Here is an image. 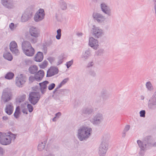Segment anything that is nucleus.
<instances>
[{"label": "nucleus", "instance_id": "obj_1", "mask_svg": "<svg viewBox=\"0 0 156 156\" xmlns=\"http://www.w3.org/2000/svg\"><path fill=\"white\" fill-rule=\"evenodd\" d=\"M92 129L88 126H82L77 130V136L81 141L87 140L91 135Z\"/></svg>", "mask_w": 156, "mask_h": 156}, {"label": "nucleus", "instance_id": "obj_2", "mask_svg": "<svg viewBox=\"0 0 156 156\" xmlns=\"http://www.w3.org/2000/svg\"><path fill=\"white\" fill-rule=\"evenodd\" d=\"M16 135L10 132L8 134H3L0 136V143L2 145H7L11 143L12 140H14Z\"/></svg>", "mask_w": 156, "mask_h": 156}, {"label": "nucleus", "instance_id": "obj_3", "mask_svg": "<svg viewBox=\"0 0 156 156\" xmlns=\"http://www.w3.org/2000/svg\"><path fill=\"white\" fill-rule=\"evenodd\" d=\"M23 52L27 56H32L34 54V49L28 41H24L22 44Z\"/></svg>", "mask_w": 156, "mask_h": 156}, {"label": "nucleus", "instance_id": "obj_4", "mask_svg": "<svg viewBox=\"0 0 156 156\" xmlns=\"http://www.w3.org/2000/svg\"><path fill=\"white\" fill-rule=\"evenodd\" d=\"M90 33L95 38L98 39L101 37L104 34L103 30L99 27L93 25L91 29Z\"/></svg>", "mask_w": 156, "mask_h": 156}, {"label": "nucleus", "instance_id": "obj_5", "mask_svg": "<svg viewBox=\"0 0 156 156\" xmlns=\"http://www.w3.org/2000/svg\"><path fill=\"white\" fill-rule=\"evenodd\" d=\"M12 97V90L9 88H6L3 90L2 96L1 99L4 103H6L11 100Z\"/></svg>", "mask_w": 156, "mask_h": 156}, {"label": "nucleus", "instance_id": "obj_6", "mask_svg": "<svg viewBox=\"0 0 156 156\" xmlns=\"http://www.w3.org/2000/svg\"><path fill=\"white\" fill-rule=\"evenodd\" d=\"M28 100L33 105H36L40 99L41 96L38 92H32L29 95Z\"/></svg>", "mask_w": 156, "mask_h": 156}, {"label": "nucleus", "instance_id": "obj_7", "mask_svg": "<svg viewBox=\"0 0 156 156\" xmlns=\"http://www.w3.org/2000/svg\"><path fill=\"white\" fill-rule=\"evenodd\" d=\"M104 119L103 114L101 113H97L90 120V122L94 125H99L102 122Z\"/></svg>", "mask_w": 156, "mask_h": 156}, {"label": "nucleus", "instance_id": "obj_8", "mask_svg": "<svg viewBox=\"0 0 156 156\" xmlns=\"http://www.w3.org/2000/svg\"><path fill=\"white\" fill-rule=\"evenodd\" d=\"M137 142L140 148L139 154L141 156H142L144 155L145 151L147 149L148 142L145 140L141 141L140 140H138Z\"/></svg>", "mask_w": 156, "mask_h": 156}, {"label": "nucleus", "instance_id": "obj_9", "mask_svg": "<svg viewBox=\"0 0 156 156\" xmlns=\"http://www.w3.org/2000/svg\"><path fill=\"white\" fill-rule=\"evenodd\" d=\"M44 10L42 9H40L35 13L34 17V19L35 22H39L44 19Z\"/></svg>", "mask_w": 156, "mask_h": 156}, {"label": "nucleus", "instance_id": "obj_10", "mask_svg": "<svg viewBox=\"0 0 156 156\" xmlns=\"http://www.w3.org/2000/svg\"><path fill=\"white\" fill-rule=\"evenodd\" d=\"M108 145L101 143L98 148V154L100 156H105L108 149Z\"/></svg>", "mask_w": 156, "mask_h": 156}, {"label": "nucleus", "instance_id": "obj_11", "mask_svg": "<svg viewBox=\"0 0 156 156\" xmlns=\"http://www.w3.org/2000/svg\"><path fill=\"white\" fill-rule=\"evenodd\" d=\"M93 17L94 20L99 23H103L106 19L105 17L102 14L98 12L94 13Z\"/></svg>", "mask_w": 156, "mask_h": 156}, {"label": "nucleus", "instance_id": "obj_12", "mask_svg": "<svg viewBox=\"0 0 156 156\" xmlns=\"http://www.w3.org/2000/svg\"><path fill=\"white\" fill-rule=\"evenodd\" d=\"M33 16L32 12L27 10L22 14L21 19V21L22 22H25L29 20Z\"/></svg>", "mask_w": 156, "mask_h": 156}, {"label": "nucleus", "instance_id": "obj_13", "mask_svg": "<svg viewBox=\"0 0 156 156\" xmlns=\"http://www.w3.org/2000/svg\"><path fill=\"white\" fill-rule=\"evenodd\" d=\"M101 8L102 12L108 16H111L112 13L110 7L104 3H102L100 5Z\"/></svg>", "mask_w": 156, "mask_h": 156}, {"label": "nucleus", "instance_id": "obj_14", "mask_svg": "<svg viewBox=\"0 0 156 156\" xmlns=\"http://www.w3.org/2000/svg\"><path fill=\"white\" fill-rule=\"evenodd\" d=\"M29 34L34 37H38L40 36L39 29L33 27H31L29 30Z\"/></svg>", "mask_w": 156, "mask_h": 156}, {"label": "nucleus", "instance_id": "obj_15", "mask_svg": "<svg viewBox=\"0 0 156 156\" xmlns=\"http://www.w3.org/2000/svg\"><path fill=\"white\" fill-rule=\"evenodd\" d=\"M10 49L13 54L18 55L19 53V50L17 49V45L16 42L14 41H12L10 44Z\"/></svg>", "mask_w": 156, "mask_h": 156}, {"label": "nucleus", "instance_id": "obj_16", "mask_svg": "<svg viewBox=\"0 0 156 156\" xmlns=\"http://www.w3.org/2000/svg\"><path fill=\"white\" fill-rule=\"evenodd\" d=\"M148 106L150 109H155L154 106H156V91L154 93L151 99L149 100Z\"/></svg>", "mask_w": 156, "mask_h": 156}, {"label": "nucleus", "instance_id": "obj_17", "mask_svg": "<svg viewBox=\"0 0 156 156\" xmlns=\"http://www.w3.org/2000/svg\"><path fill=\"white\" fill-rule=\"evenodd\" d=\"M89 45L94 49H97L98 46V41L94 37H91L89 39Z\"/></svg>", "mask_w": 156, "mask_h": 156}, {"label": "nucleus", "instance_id": "obj_18", "mask_svg": "<svg viewBox=\"0 0 156 156\" xmlns=\"http://www.w3.org/2000/svg\"><path fill=\"white\" fill-rule=\"evenodd\" d=\"M2 3L5 7L8 9H12L15 7V2L13 1L2 0Z\"/></svg>", "mask_w": 156, "mask_h": 156}, {"label": "nucleus", "instance_id": "obj_19", "mask_svg": "<svg viewBox=\"0 0 156 156\" xmlns=\"http://www.w3.org/2000/svg\"><path fill=\"white\" fill-rule=\"evenodd\" d=\"M15 80L16 85L20 87H22L23 85L26 82L25 78L22 76V74L17 76Z\"/></svg>", "mask_w": 156, "mask_h": 156}, {"label": "nucleus", "instance_id": "obj_20", "mask_svg": "<svg viewBox=\"0 0 156 156\" xmlns=\"http://www.w3.org/2000/svg\"><path fill=\"white\" fill-rule=\"evenodd\" d=\"M58 72V68L56 67H51L47 72V76L51 77L57 74Z\"/></svg>", "mask_w": 156, "mask_h": 156}, {"label": "nucleus", "instance_id": "obj_21", "mask_svg": "<svg viewBox=\"0 0 156 156\" xmlns=\"http://www.w3.org/2000/svg\"><path fill=\"white\" fill-rule=\"evenodd\" d=\"M111 95V93L106 89H102L101 93V97L103 101L108 99Z\"/></svg>", "mask_w": 156, "mask_h": 156}, {"label": "nucleus", "instance_id": "obj_22", "mask_svg": "<svg viewBox=\"0 0 156 156\" xmlns=\"http://www.w3.org/2000/svg\"><path fill=\"white\" fill-rule=\"evenodd\" d=\"M44 73L43 70H39L35 75V79L37 81H40L41 80L44 76Z\"/></svg>", "mask_w": 156, "mask_h": 156}, {"label": "nucleus", "instance_id": "obj_23", "mask_svg": "<svg viewBox=\"0 0 156 156\" xmlns=\"http://www.w3.org/2000/svg\"><path fill=\"white\" fill-rule=\"evenodd\" d=\"M94 112L93 108L90 106L85 107L82 110V113L86 115H90L93 113Z\"/></svg>", "mask_w": 156, "mask_h": 156}, {"label": "nucleus", "instance_id": "obj_24", "mask_svg": "<svg viewBox=\"0 0 156 156\" xmlns=\"http://www.w3.org/2000/svg\"><path fill=\"white\" fill-rule=\"evenodd\" d=\"M49 82L47 81H45L43 82L39 83L40 87V89L41 93L44 94L46 91L47 87V84H48Z\"/></svg>", "mask_w": 156, "mask_h": 156}, {"label": "nucleus", "instance_id": "obj_25", "mask_svg": "<svg viewBox=\"0 0 156 156\" xmlns=\"http://www.w3.org/2000/svg\"><path fill=\"white\" fill-rule=\"evenodd\" d=\"M110 137V136L109 134L108 133L104 134L102 136L101 143L108 145Z\"/></svg>", "mask_w": 156, "mask_h": 156}, {"label": "nucleus", "instance_id": "obj_26", "mask_svg": "<svg viewBox=\"0 0 156 156\" xmlns=\"http://www.w3.org/2000/svg\"><path fill=\"white\" fill-rule=\"evenodd\" d=\"M13 110V107L12 103H10L6 105L5 109V112L9 115H11Z\"/></svg>", "mask_w": 156, "mask_h": 156}, {"label": "nucleus", "instance_id": "obj_27", "mask_svg": "<svg viewBox=\"0 0 156 156\" xmlns=\"http://www.w3.org/2000/svg\"><path fill=\"white\" fill-rule=\"evenodd\" d=\"M91 55L90 51L89 49H88L83 53L81 55V58L84 61H86L88 58Z\"/></svg>", "mask_w": 156, "mask_h": 156}, {"label": "nucleus", "instance_id": "obj_28", "mask_svg": "<svg viewBox=\"0 0 156 156\" xmlns=\"http://www.w3.org/2000/svg\"><path fill=\"white\" fill-rule=\"evenodd\" d=\"M43 54L42 52L39 51L36 54L35 57V60L37 62H41L43 58Z\"/></svg>", "mask_w": 156, "mask_h": 156}, {"label": "nucleus", "instance_id": "obj_29", "mask_svg": "<svg viewBox=\"0 0 156 156\" xmlns=\"http://www.w3.org/2000/svg\"><path fill=\"white\" fill-rule=\"evenodd\" d=\"M28 69L30 73L34 74L37 72L38 67L34 65L30 67Z\"/></svg>", "mask_w": 156, "mask_h": 156}, {"label": "nucleus", "instance_id": "obj_30", "mask_svg": "<svg viewBox=\"0 0 156 156\" xmlns=\"http://www.w3.org/2000/svg\"><path fill=\"white\" fill-rule=\"evenodd\" d=\"M46 142V141L44 140L39 144L37 146V149L38 151H42L44 149Z\"/></svg>", "mask_w": 156, "mask_h": 156}, {"label": "nucleus", "instance_id": "obj_31", "mask_svg": "<svg viewBox=\"0 0 156 156\" xmlns=\"http://www.w3.org/2000/svg\"><path fill=\"white\" fill-rule=\"evenodd\" d=\"M4 58L9 61H11L12 59V56L10 52L5 51L3 55Z\"/></svg>", "mask_w": 156, "mask_h": 156}, {"label": "nucleus", "instance_id": "obj_32", "mask_svg": "<svg viewBox=\"0 0 156 156\" xmlns=\"http://www.w3.org/2000/svg\"><path fill=\"white\" fill-rule=\"evenodd\" d=\"M14 76V74L12 72L8 73L5 75V78L8 80L12 79Z\"/></svg>", "mask_w": 156, "mask_h": 156}, {"label": "nucleus", "instance_id": "obj_33", "mask_svg": "<svg viewBox=\"0 0 156 156\" xmlns=\"http://www.w3.org/2000/svg\"><path fill=\"white\" fill-rule=\"evenodd\" d=\"M146 86L147 90L149 91L152 90L154 89L152 84L150 81H148L146 83Z\"/></svg>", "mask_w": 156, "mask_h": 156}, {"label": "nucleus", "instance_id": "obj_34", "mask_svg": "<svg viewBox=\"0 0 156 156\" xmlns=\"http://www.w3.org/2000/svg\"><path fill=\"white\" fill-rule=\"evenodd\" d=\"M26 98V95L23 94L18 97L16 100L17 102L19 103H21L24 101Z\"/></svg>", "mask_w": 156, "mask_h": 156}, {"label": "nucleus", "instance_id": "obj_35", "mask_svg": "<svg viewBox=\"0 0 156 156\" xmlns=\"http://www.w3.org/2000/svg\"><path fill=\"white\" fill-rule=\"evenodd\" d=\"M60 6L62 10H65L67 9V5L63 0H60Z\"/></svg>", "mask_w": 156, "mask_h": 156}, {"label": "nucleus", "instance_id": "obj_36", "mask_svg": "<svg viewBox=\"0 0 156 156\" xmlns=\"http://www.w3.org/2000/svg\"><path fill=\"white\" fill-rule=\"evenodd\" d=\"M69 90L66 89H61L59 90L57 92V95L61 94L62 95L64 94L65 92H68Z\"/></svg>", "mask_w": 156, "mask_h": 156}, {"label": "nucleus", "instance_id": "obj_37", "mask_svg": "<svg viewBox=\"0 0 156 156\" xmlns=\"http://www.w3.org/2000/svg\"><path fill=\"white\" fill-rule=\"evenodd\" d=\"M57 35L56 36V38L59 40L61 38V29H58L57 31Z\"/></svg>", "mask_w": 156, "mask_h": 156}, {"label": "nucleus", "instance_id": "obj_38", "mask_svg": "<svg viewBox=\"0 0 156 156\" xmlns=\"http://www.w3.org/2000/svg\"><path fill=\"white\" fill-rule=\"evenodd\" d=\"M48 65V62L44 60L42 63L39 66L42 69L45 68Z\"/></svg>", "mask_w": 156, "mask_h": 156}, {"label": "nucleus", "instance_id": "obj_39", "mask_svg": "<svg viewBox=\"0 0 156 156\" xmlns=\"http://www.w3.org/2000/svg\"><path fill=\"white\" fill-rule=\"evenodd\" d=\"M104 52V50L103 49H100L96 52V54L97 55H101Z\"/></svg>", "mask_w": 156, "mask_h": 156}, {"label": "nucleus", "instance_id": "obj_40", "mask_svg": "<svg viewBox=\"0 0 156 156\" xmlns=\"http://www.w3.org/2000/svg\"><path fill=\"white\" fill-rule=\"evenodd\" d=\"M16 25H15L13 23H11L9 25V27L12 30H14L16 28Z\"/></svg>", "mask_w": 156, "mask_h": 156}, {"label": "nucleus", "instance_id": "obj_41", "mask_svg": "<svg viewBox=\"0 0 156 156\" xmlns=\"http://www.w3.org/2000/svg\"><path fill=\"white\" fill-rule=\"evenodd\" d=\"M27 106L29 112H32L33 110V107L30 104H27Z\"/></svg>", "mask_w": 156, "mask_h": 156}, {"label": "nucleus", "instance_id": "obj_42", "mask_svg": "<svg viewBox=\"0 0 156 156\" xmlns=\"http://www.w3.org/2000/svg\"><path fill=\"white\" fill-rule=\"evenodd\" d=\"M73 61L72 60L66 62V65L67 68H69L73 64Z\"/></svg>", "mask_w": 156, "mask_h": 156}, {"label": "nucleus", "instance_id": "obj_43", "mask_svg": "<svg viewBox=\"0 0 156 156\" xmlns=\"http://www.w3.org/2000/svg\"><path fill=\"white\" fill-rule=\"evenodd\" d=\"M55 86V84L54 83H52L48 87V89L49 90H51L53 89Z\"/></svg>", "mask_w": 156, "mask_h": 156}, {"label": "nucleus", "instance_id": "obj_44", "mask_svg": "<svg viewBox=\"0 0 156 156\" xmlns=\"http://www.w3.org/2000/svg\"><path fill=\"white\" fill-rule=\"evenodd\" d=\"M145 111L144 110H141L140 112V116L141 117H145Z\"/></svg>", "mask_w": 156, "mask_h": 156}, {"label": "nucleus", "instance_id": "obj_45", "mask_svg": "<svg viewBox=\"0 0 156 156\" xmlns=\"http://www.w3.org/2000/svg\"><path fill=\"white\" fill-rule=\"evenodd\" d=\"M20 113V112L18 111H16V112H15L14 113V115L16 119H18L19 118V114Z\"/></svg>", "mask_w": 156, "mask_h": 156}, {"label": "nucleus", "instance_id": "obj_46", "mask_svg": "<svg viewBox=\"0 0 156 156\" xmlns=\"http://www.w3.org/2000/svg\"><path fill=\"white\" fill-rule=\"evenodd\" d=\"M37 37H34L32 38L31 39L30 41L32 43H36L37 41Z\"/></svg>", "mask_w": 156, "mask_h": 156}, {"label": "nucleus", "instance_id": "obj_47", "mask_svg": "<svg viewBox=\"0 0 156 156\" xmlns=\"http://www.w3.org/2000/svg\"><path fill=\"white\" fill-rule=\"evenodd\" d=\"M69 80V78H66L65 79L61 82V83L62 85H63L67 82Z\"/></svg>", "mask_w": 156, "mask_h": 156}, {"label": "nucleus", "instance_id": "obj_48", "mask_svg": "<svg viewBox=\"0 0 156 156\" xmlns=\"http://www.w3.org/2000/svg\"><path fill=\"white\" fill-rule=\"evenodd\" d=\"M130 128V126L129 125H126L125 126L124 130L127 132L129 130Z\"/></svg>", "mask_w": 156, "mask_h": 156}, {"label": "nucleus", "instance_id": "obj_49", "mask_svg": "<svg viewBox=\"0 0 156 156\" xmlns=\"http://www.w3.org/2000/svg\"><path fill=\"white\" fill-rule=\"evenodd\" d=\"M94 64V63L93 62H89L87 65L88 67H92Z\"/></svg>", "mask_w": 156, "mask_h": 156}, {"label": "nucleus", "instance_id": "obj_50", "mask_svg": "<svg viewBox=\"0 0 156 156\" xmlns=\"http://www.w3.org/2000/svg\"><path fill=\"white\" fill-rule=\"evenodd\" d=\"M63 59L62 58H60L59 59L58 62H57V65L58 66L62 63Z\"/></svg>", "mask_w": 156, "mask_h": 156}, {"label": "nucleus", "instance_id": "obj_51", "mask_svg": "<svg viewBox=\"0 0 156 156\" xmlns=\"http://www.w3.org/2000/svg\"><path fill=\"white\" fill-rule=\"evenodd\" d=\"M5 152L4 149L2 147H0V154L2 155Z\"/></svg>", "mask_w": 156, "mask_h": 156}, {"label": "nucleus", "instance_id": "obj_52", "mask_svg": "<svg viewBox=\"0 0 156 156\" xmlns=\"http://www.w3.org/2000/svg\"><path fill=\"white\" fill-rule=\"evenodd\" d=\"M61 115V113L60 112H58L55 114V117L56 118H59L60 116Z\"/></svg>", "mask_w": 156, "mask_h": 156}, {"label": "nucleus", "instance_id": "obj_53", "mask_svg": "<svg viewBox=\"0 0 156 156\" xmlns=\"http://www.w3.org/2000/svg\"><path fill=\"white\" fill-rule=\"evenodd\" d=\"M52 44V40H50L48 41L47 44V45L48 46H49L51 45Z\"/></svg>", "mask_w": 156, "mask_h": 156}, {"label": "nucleus", "instance_id": "obj_54", "mask_svg": "<svg viewBox=\"0 0 156 156\" xmlns=\"http://www.w3.org/2000/svg\"><path fill=\"white\" fill-rule=\"evenodd\" d=\"M25 63L27 64H30L31 63V61L30 60H27L25 61Z\"/></svg>", "mask_w": 156, "mask_h": 156}, {"label": "nucleus", "instance_id": "obj_55", "mask_svg": "<svg viewBox=\"0 0 156 156\" xmlns=\"http://www.w3.org/2000/svg\"><path fill=\"white\" fill-rule=\"evenodd\" d=\"M90 75L92 76H95L96 75V73L94 71H91L90 72Z\"/></svg>", "mask_w": 156, "mask_h": 156}, {"label": "nucleus", "instance_id": "obj_56", "mask_svg": "<svg viewBox=\"0 0 156 156\" xmlns=\"http://www.w3.org/2000/svg\"><path fill=\"white\" fill-rule=\"evenodd\" d=\"M29 80L31 81L32 82H33L34 80H35V76H34V77L31 76L30 77H29Z\"/></svg>", "mask_w": 156, "mask_h": 156}, {"label": "nucleus", "instance_id": "obj_57", "mask_svg": "<svg viewBox=\"0 0 156 156\" xmlns=\"http://www.w3.org/2000/svg\"><path fill=\"white\" fill-rule=\"evenodd\" d=\"M126 132L123 130L122 133V136L123 137H125L126 136Z\"/></svg>", "mask_w": 156, "mask_h": 156}, {"label": "nucleus", "instance_id": "obj_58", "mask_svg": "<svg viewBox=\"0 0 156 156\" xmlns=\"http://www.w3.org/2000/svg\"><path fill=\"white\" fill-rule=\"evenodd\" d=\"M154 10L155 17L156 18V4H155V5L154 6Z\"/></svg>", "mask_w": 156, "mask_h": 156}, {"label": "nucleus", "instance_id": "obj_59", "mask_svg": "<svg viewBox=\"0 0 156 156\" xmlns=\"http://www.w3.org/2000/svg\"><path fill=\"white\" fill-rule=\"evenodd\" d=\"M2 119L3 120H7L8 119V118L7 116H4L2 117Z\"/></svg>", "mask_w": 156, "mask_h": 156}, {"label": "nucleus", "instance_id": "obj_60", "mask_svg": "<svg viewBox=\"0 0 156 156\" xmlns=\"http://www.w3.org/2000/svg\"><path fill=\"white\" fill-rule=\"evenodd\" d=\"M23 112L24 113H25L26 114H28L27 113V111L26 109H24L23 110Z\"/></svg>", "mask_w": 156, "mask_h": 156}, {"label": "nucleus", "instance_id": "obj_61", "mask_svg": "<svg viewBox=\"0 0 156 156\" xmlns=\"http://www.w3.org/2000/svg\"><path fill=\"white\" fill-rule=\"evenodd\" d=\"M62 85V84L60 83L57 87V88L59 89V88H60Z\"/></svg>", "mask_w": 156, "mask_h": 156}, {"label": "nucleus", "instance_id": "obj_62", "mask_svg": "<svg viewBox=\"0 0 156 156\" xmlns=\"http://www.w3.org/2000/svg\"><path fill=\"white\" fill-rule=\"evenodd\" d=\"M152 146L153 147H156V142L152 143Z\"/></svg>", "mask_w": 156, "mask_h": 156}, {"label": "nucleus", "instance_id": "obj_63", "mask_svg": "<svg viewBox=\"0 0 156 156\" xmlns=\"http://www.w3.org/2000/svg\"><path fill=\"white\" fill-rule=\"evenodd\" d=\"M48 59L50 61H51L53 60V58L51 57H49Z\"/></svg>", "mask_w": 156, "mask_h": 156}, {"label": "nucleus", "instance_id": "obj_64", "mask_svg": "<svg viewBox=\"0 0 156 156\" xmlns=\"http://www.w3.org/2000/svg\"><path fill=\"white\" fill-rule=\"evenodd\" d=\"M46 156H55V155L53 154H48V155H46Z\"/></svg>", "mask_w": 156, "mask_h": 156}]
</instances>
